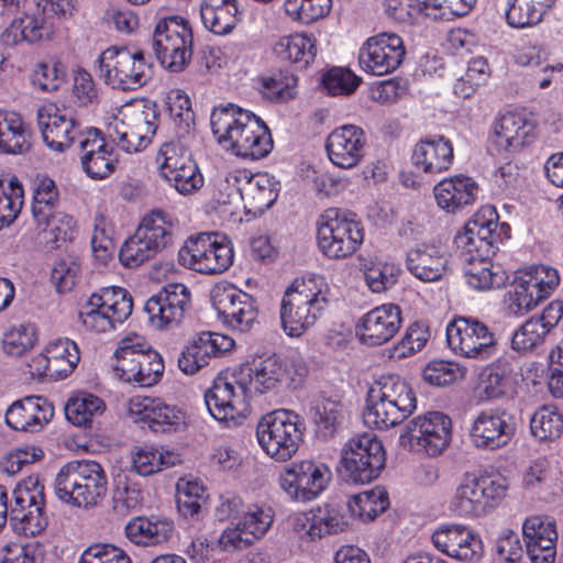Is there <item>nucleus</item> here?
I'll list each match as a JSON object with an SVG mask.
<instances>
[{
    "label": "nucleus",
    "instance_id": "1",
    "mask_svg": "<svg viewBox=\"0 0 563 563\" xmlns=\"http://www.w3.org/2000/svg\"><path fill=\"white\" fill-rule=\"evenodd\" d=\"M291 368L296 376L306 375L301 361H290L277 354L254 358L228 376H218L205 393L206 407L219 422L236 426L249 410V400L254 393L275 389L287 379L295 382Z\"/></svg>",
    "mask_w": 563,
    "mask_h": 563
},
{
    "label": "nucleus",
    "instance_id": "2",
    "mask_svg": "<svg viewBox=\"0 0 563 563\" xmlns=\"http://www.w3.org/2000/svg\"><path fill=\"white\" fill-rule=\"evenodd\" d=\"M497 218L494 208H483L454 239L459 258L463 264L465 280L475 290L501 288L509 279L504 267L492 261V256L498 251L499 243L503 242L501 234L497 232Z\"/></svg>",
    "mask_w": 563,
    "mask_h": 563
},
{
    "label": "nucleus",
    "instance_id": "3",
    "mask_svg": "<svg viewBox=\"0 0 563 563\" xmlns=\"http://www.w3.org/2000/svg\"><path fill=\"white\" fill-rule=\"evenodd\" d=\"M210 125L217 142L236 156L257 161L273 150L274 141L266 123L233 103L216 107Z\"/></svg>",
    "mask_w": 563,
    "mask_h": 563
},
{
    "label": "nucleus",
    "instance_id": "4",
    "mask_svg": "<svg viewBox=\"0 0 563 563\" xmlns=\"http://www.w3.org/2000/svg\"><path fill=\"white\" fill-rule=\"evenodd\" d=\"M328 286L321 276L296 279L285 290L279 319L285 334L300 338L312 328L328 307Z\"/></svg>",
    "mask_w": 563,
    "mask_h": 563
},
{
    "label": "nucleus",
    "instance_id": "5",
    "mask_svg": "<svg viewBox=\"0 0 563 563\" xmlns=\"http://www.w3.org/2000/svg\"><path fill=\"white\" fill-rule=\"evenodd\" d=\"M108 489L107 474L96 461H71L62 466L53 483L57 499L71 507L96 506Z\"/></svg>",
    "mask_w": 563,
    "mask_h": 563
},
{
    "label": "nucleus",
    "instance_id": "6",
    "mask_svg": "<svg viewBox=\"0 0 563 563\" xmlns=\"http://www.w3.org/2000/svg\"><path fill=\"white\" fill-rule=\"evenodd\" d=\"M507 492V479L500 474L465 472L456 483L449 508L461 518H479L499 505Z\"/></svg>",
    "mask_w": 563,
    "mask_h": 563
},
{
    "label": "nucleus",
    "instance_id": "7",
    "mask_svg": "<svg viewBox=\"0 0 563 563\" xmlns=\"http://www.w3.org/2000/svg\"><path fill=\"white\" fill-rule=\"evenodd\" d=\"M176 222L163 210L145 214L135 233L121 246L119 260L129 268L141 266L173 243Z\"/></svg>",
    "mask_w": 563,
    "mask_h": 563
},
{
    "label": "nucleus",
    "instance_id": "8",
    "mask_svg": "<svg viewBox=\"0 0 563 563\" xmlns=\"http://www.w3.org/2000/svg\"><path fill=\"white\" fill-rule=\"evenodd\" d=\"M114 356L117 375L125 383L152 387L163 377L165 365L162 355L139 334L121 339Z\"/></svg>",
    "mask_w": 563,
    "mask_h": 563
},
{
    "label": "nucleus",
    "instance_id": "9",
    "mask_svg": "<svg viewBox=\"0 0 563 563\" xmlns=\"http://www.w3.org/2000/svg\"><path fill=\"white\" fill-rule=\"evenodd\" d=\"M305 423L291 410L266 413L256 426V439L262 450L277 462L289 461L303 442Z\"/></svg>",
    "mask_w": 563,
    "mask_h": 563
},
{
    "label": "nucleus",
    "instance_id": "10",
    "mask_svg": "<svg viewBox=\"0 0 563 563\" xmlns=\"http://www.w3.org/2000/svg\"><path fill=\"white\" fill-rule=\"evenodd\" d=\"M157 121L156 104L139 100L123 107L120 115L109 123L108 134L124 152H140L152 142L157 130Z\"/></svg>",
    "mask_w": 563,
    "mask_h": 563
},
{
    "label": "nucleus",
    "instance_id": "11",
    "mask_svg": "<svg viewBox=\"0 0 563 563\" xmlns=\"http://www.w3.org/2000/svg\"><path fill=\"white\" fill-rule=\"evenodd\" d=\"M152 48L163 68L170 73L185 70L194 52L189 21L180 15L159 19L152 35Z\"/></svg>",
    "mask_w": 563,
    "mask_h": 563
},
{
    "label": "nucleus",
    "instance_id": "12",
    "mask_svg": "<svg viewBox=\"0 0 563 563\" xmlns=\"http://www.w3.org/2000/svg\"><path fill=\"white\" fill-rule=\"evenodd\" d=\"M364 228L354 218L336 208L327 209L317 224V244L329 260H345L361 247Z\"/></svg>",
    "mask_w": 563,
    "mask_h": 563
},
{
    "label": "nucleus",
    "instance_id": "13",
    "mask_svg": "<svg viewBox=\"0 0 563 563\" xmlns=\"http://www.w3.org/2000/svg\"><path fill=\"white\" fill-rule=\"evenodd\" d=\"M340 464V475L346 483L369 484L385 468L384 445L374 434L355 435L343 445Z\"/></svg>",
    "mask_w": 563,
    "mask_h": 563
},
{
    "label": "nucleus",
    "instance_id": "14",
    "mask_svg": "<svg viewBox=\"0 0 563 563\" xmlns=\"http://www.w3.org/2000/svg\"><path fill=\"white\" fill-rule=\"evenodd\" d=\"M99 76L113 89L136 90L152 77V66L142 51L131 52L125 46H110L97 59Z\"/></svg>",
    "mask_w": 563,
    "mask_h": 563
},
{
    "label": "nucleus",
    "instance_id": "15",
    "mask_svg": "<svg viewBox=\"0 0 563 563\" xmlns=\"http://www.w3.org/2000/svg\"><path fill=\"white\" fill-rule=\"evenodd\" d=\"M234 251L231 240L217 232H203L190 236L178 252V262L184 267L200 274L217 275L233 264Z\"/></svg>",
    "mask_w": 563,
    "mask_h": 563
},
{
    "label": "nucleus",
    "instance_id": "16",
    "mask_svg": "<svg viewBox=\"0 0 563 563\" xmlns=\"http://www.w3.org/2000/svg\"><path fill=\"white\" fill-rule=\"evenodd\" d=\"M132 310L133 300L126 289L107 287L88 298L79 311V320L86 331L107 333L122 324Z\"/></svg>",
    "mask_w": 563,
    "mask_h": 563
},
{
    "label": "nucleus",
    "instance_id": "17",
    "mask_svg": "<svg viewBox=\"0 0 563 563\" xmlns=\"http://www.w3.org/2000/svg\"><path fill=\"white\" fill-rule=\"evenodd\" d=\"M10 523L18 534L25 537H36L47 528L44 485L38 476H29L13 489Z\"/></svg>",
    "mask_w": 563,
    "mask_h": 563
},
{
    "label": "nucleus",
    "instance_id": "18",
    "mask_svg": "<svg viewBox=\"0 0 563 563\" xmlns=\"http://www.w3.org/2000/svg\"><path fill=\"white\" fill-rule=\"evenodd\" d=\"M452 439V421L440 411H429L410 420L399 435V444L428 456L440 455Z\"/></svg>",
    "mask_w": 563,
    "mask_h": 563
},
{
    "label": "nucleus",
    "instance_id": "19",
    "mask_svg": "<svg viewBox=\"0 0 563 563\" xmlns=\"http://www.w3.org/2000/svg\"><path fill=\"white\" fill-rule=\"evenodd\" d=\"M156 163L161 177L184 196L191 195L203 186V176L180 140L163 143L157 152Z\"/></svg>",
    "mask_w": 563,
    "mask_h": 563
},
{
    "label": "nucleus",
    "instance_id": "20",
    "mask_svg": "<svg viewBox=\"0 0 563 563\" xmlns=\"http://www.w3.org/2000/svg\"><path fill=\"white\" fill-rule=\"evenodd\" d=\"M450 349L461 356L487 360L496 353V339L489 328L473 317H457L446 325Z\"/></svg>",
    "mask_w": 563,
    "mask_h": 563
},
{
    "label": "nucleus",
    "instance_id": "21",
    "mask_svg": "<svg viewBox=\"0 0 563 563\" xmlns=\"http://www.w3.org/2000/svg\"><path fill=\"white\" fill-rule=\"evenodd\" d=\"M331 477L332 473L325 464L303 460L286 466L278 482L282 490L291 500L307 503L325 490Z\"/></svg>",
    "mask_w": 563,
    "mask_h": 563
},
{
    "label": "nucleus",
    "instance_id": "22",
    "mask_svg": "<svg viewBox=\"0 0 563 563\" xmlns=\"http://www.w3.org/2000/svg\"><path fill=\"white\" fill-rule=\"evenodd\" d=\"M211 301L219 319L232 330L246 332L256 321L255 299L231 283L216 284L211 290Z\"/></svg>",
    "mask_w": 563,
    "mask_h": 563
},
{
    "label": "nucleus",
    "instance_id": "23",
    "mask_svg": "<svg viewBox=\"0 0 563 563\" xmlns=\"http://www.w3.org/2000/svg\"><path fill=\"white\" fill-rule=\"evenodd\" d=\"M37 125L45 145L57 153H63L76 141L85 136L80 122L71 111L56 103H44L36 113Z\"/></svg>",
    "mask_w": 563,
    "mask_h": 563
},
{
    "label": "nucleus",
    "instance_id": "24",
    "mask_svg": "<svg viewBox=\"0 0 563 563\" xmlns=\"http://www.w3.org/2000/svg\"><path fill=\"white\" fill-rule=\"evenodd\" d=\"M405 55L402 38L396 33L382 32L363 43L358 52V63L363 71L385 76L401 65Z\"/></svg>",
    "mask_w": 563,
    "mask_h": 563
},
{
    "label": "nucleus",
    "instance_id": "25",
    "mask_svg": "<svg viewBox=\"0 0 563 563\" xmlns=\"http://www.w3.org/2000/svg\"><path fill=\"white\" fill-rule=\"evenodd\" d=\"M191 306V294L180 283L167 284L157 294L151 296L144 311L152 327L163 330L177 327Z\"/></svg>",
    "mask_w": 563,
    "mask_h": 563
},
{
    "label": "nucleus",
    "instance_id": "26",
    "mask_svg": "<svg viewBox=\"0 0 563 563\" xmlns=\"http://www.w3.org/2000/svg\"><path fill=\"white\" fill-rule=\"evenodd\" d=\"M431 539L438 551L456 561L476 563L484 554L481 537L464 525H443Z\"/></svg>",
    "mask_w": 563,
    "mask_h": 563
},
{
    "label": "nucleus",
    "instance_id": "27",
    "mask_svg": "<svg viewBox=\"0 0 563 563\" xmlns=\"http://www.w3.org/2000/svg\"><path fill=\"white\" fill-rule=\"evenodd\" d=\"M79 157L82 170L93 180L110 177L119 163L113 145L96 128L87 129L85 136L80 139Z\"/></svg>",
    "mask_w": 563,
    "mask_h": 563
},
{
    "label": "nucleus",
    "instance_id": "28",
    "mask_svg": "<svg viewBox=\"0 0 563 563\" xmlns=\"http://www.w3.org/2000/svg\"><path fill=\"white\" fill-rule=\"evenodd\" d=\"M366 145V133L361 126L344 124L328 135L325 151L333 165L342 169H352L364 159Z\"/></svg>",
    "mask_w": 563,
    "mask_h": 563
},
{
    "label": "nucleus",
    "instance_id": "29",
    "mask_svg": "<svg viewBox=\"0 0 563 563\" xmlns=\"http://www.w3.org/2000/svg\"><path fill=\"white\" fill-rule=\"evenodd\" d=\"M401 322L399 306L385 303L363 314L355 324V333L362 344L379 346L396 335Z\"/></svg>",
    "mask_w": 563,
    "mask_h": 563
},
{
    "label": "nucleus",
    "instance_id": "30",
    "mask_svg": "<svg viewBox=\"0 0 563 563\" xmlns=\"http://www.w3.org/2000/svg\"><path fill=\"white\" fill-rule=\"evenodd\" d=\"M511 416L506 410L482 411L473 421L471 440L478 449L497 450L506 446L516 432Z\"/></svg>",
    "mask_w": 563,
    "mask_h": 563
},
{
    "label": "nucleus",
    "instance_id": "31",
    "mask_svg": "<svg viewBox=\"0 0 563 563\" xmlns=\"http://www.w3.org/2000/svg\"><path fill=\"white\" fill-rule=\"evenodd\" d=\"M534 131L536 124L526 113L508 111L494 121L490 141L497 151L512 153L531 143Z\"/></svg>",
    "mask_w": 563,
    "mask_h": 563
},
{
    "label": "nucleus",
    "instance_id": "32",
    "mask_svg": "<svg viewBox=\"0 0 563 563\" xmlns=\"http://www.w3.org/2000/svg\"><path fill=\"white\" fill-rule=\"evenodd\" d=\"M522 536L531 563L555 562L558 531L554 521L530 516L522 523Z\"/></svg>",
    "mask_w": 563,
    "mask_h": 563
},
{
    "label": "nucleus",
    "instance_id": "33",
    "mask_svg": "<svg viewBox=\"0 0 563 563\" xmlns=\"http://www.w3.org/2000/svg\"><path fill=\"white\" fill-rule=\"evenodd\" d=\"M563 316V302L551 301L540 314L529 318L511 336V347L519 353H527L541 345Z\"/></svg>",
    "mask_w": 563,
    "mask_h": 563
},
{
    "label": "nucleus",
    "instance_id": "34",
    "mask_svg": "<svg viewBox=\"0 0 563 563\" xmlns=\"http://www.w3.org/2000/svg\"><path fill=\"white\" fill-rule=\"evenodd\" d=\"M234 346L232 338L217 332H201L183 351L178 367L187 375L197 373L209 363L211 357L221 356Z\"/></svg>",
    "mask_w": 563,
    "mask_h": 563
},
{
    "label": "nucleus",
    "instance_id": "35",
    "mask_svg": "<svg viewBox=\"0 0 563 563\" xmlns=\"http://www.w3.org/2000/svg\"><path fill=\"white\" fill-rule=\"evenodd\" d=\"M130 416L135 422H144L154 432H169L184 423L185 416L175 406L158 398L135 397L129 404Z\"/></svg>",
    "mask_w": 563,
    "mask_h": 563
},
{
    "label": "nucleus",
    "instance_id": "36",
    "mask_svg": "<svg viewBox=\"0 0 563 563\" xmlns=\"http://www.w3.org/2000/svg\"><path fill=\"white\" fill-rule=\"evenodd\" d=\"M54 416L53 405L44 397L29 396L14 401L5 411L7 424L16 431L36 432Z\"/></svg>",
    "mask_w": 563,
    "mask_h": 563
},
{
    "label": "nucleus",
    "instance_id": "37",
    "mask_svg": "<svg viewBox=\"0 0 563 563\" xmlns=\"http://www.w3.org/2000/svg\"><path fill=\"white\" fill-rule=\"evenodd\" d=\"M454 161L452 142L444 136L420 140L412 150L411 163L418 172L437 175L446 172Z\"/></svg>",
    "mask_w": 563,
    "mask_h": 563
},
{
    "label": "nucleus",
    "instance_id": "38",
    "mask_svg": "<svg viewBox=\"0 0 563 563\" xmlns=\"http://www.w3.org/2000/svg\"><path fill=\"white\" fill-rule=\"evenodd\" d=\"M433 195L442 210L455 213L475 202L478 185L472 177L454 175L439 181L433 188Z\"/></svg>",
    "mask_w": 563,
    "mask_h": 563
},
{
    "label": "nucleus",
    "instance_id": "39",
    "mask_svg": "<svg viewBox=\"0 0 563 563\" xmlns=\"http://www.w3.org/2000/svg\"><path fill=\"white\" fill-rule=\"evenodd\" d=\"M448 257L435 244L420 243L411 247L406 257L408 271L422 282H437L445 272Z\"/></svg>",
    "mask_w": 563,
    "mask_h": 563
},
{
    "label": "nucleus",
    "instance_id": "40",
    "mask_svg": "<svg viewBox=\"0 0 563 563\" xmlns=\"http://www.w3.org/2000/svg\"><path fill=\"white\" fill-rule=\"evenodd\" d=\"M244 208L253 214H263L278 198L280 184L267 173L245 175V181L238 188Z\"/></svg>",
    "mask_w": 563,
    "mask_h": 563
},
{
    "label": "nucleus",
    "instance_id": "41",
    "mask_svg": "<svg viewBox=\"0 0 563 563\" xmlns=\"http://www.w3.org/2000/svg\"><path fill=\"white\" fill-rule=\"evenodd\" d=\"M174 522L158 517H135L124 528L128 540L137 547H156L168 542L174 533Z\"/></svg>",
    "mask_w": 563,
    "mask_h": 563
},
{
    "label": "nucleus",
    "instance_id": "42",
    "mask_svg": "<svg viewBox=\"0 0 563 563\" xmlns=\"http://www.w3.org/2000/svg\"><path fill=\"white\" fill-rule=\"evenodd\" d=\"M310 413L318 438L328 440L339 430L344 418V406L338 395L320 393L311 402Z\"/></svg>",
    "mask_w": 563,
    "mask_h": 563
},
{
    "label": "nucleus",
    "instance_id": "43",
    "mask_svg": "<svg viewBox=\"0 0 563 563\" xmlns=\"http://www.w3.org/2000/svg\"><path fill=\"white\" fill-rule=\"evenodd\" d=\"M416 409L409 405H398L397 401L373 399L367 395L363 420L371 429L388 430L408 419Z\"/></svg>",
    "mask_w": 563,
    "mask_h": 563
},
{
    "label": "nucleus",
    "instance_id": "44",
    "mask_svg": "<svg viewBox=\"0 0 563 563\" xmlns=\"http://www.w3.org/2000/svg\"><path fill=\"white\" fill-rule=\"evenodd\" d=\"M240 15L238 0H203L200 4L203 26L217 35L231 33Z\"/></svg>",
    "mask_w": 563,
    "mask_h": 563
},
{
    "label": "nucleus",
    "instance_id": "45",
    "mask_svg": "<svg viewBox=\"0 0 563 563\" xmlns=\"http://www.w3.org/2000/svg\"><path fill=\"white\" fill-rule=\"evenodd\" d=\"M31 147V132L14 111L0 110V153L23 154Z\"/></svg>",
    "mask_w": 563,
    "mask_h": 563
},
{
    "label": "nucleus",
    "instance_id": "46",
    "mask_svg": "<svg viewBox=\"0 0 563 563\" xmlns=\"http://www.w3.org/2000/svg\"><path fill=\"white\" fill-rule=\"evenodd\" d=\"M273 49L278 58L296 65L298 69L307 68L317 55L316 38L305 33L279 38Z\"/></svg>",
    "mask_w": 563,
    "mask_h": 563
},
{
    "label": "nucleus",
    "instance_id": "47",
    "mask_svg": "<svg viewBox=\"0 0 563 563\" xmlns=\"http://www.w3.org/2000/svg\"><path fill=\"white\" fill-rule=\"evenodd\" d=\"M514 367L508 358L499 357L487 365L479 375L478 388L487 400L504 397L514 382Z\"/></svg>",
    "mask_w": 563,
    "mask_h": 563
},
{
    "label": "nucleus",
    "instance_id": "48",
    "mask_svg": "<svg viewBox=\"0 0 563 563\" xmlns=\"http://www.w3.org/2000/svg\"><path fill=\"white\" fill-rule=\"evenodd\" d=\"M179 462L177 453L154 445L135 446L131 452V467L141 476L153 475Z\"/></svg>",
    "mask_w": 563,
    "mask_h": 563
},
{
    "label": "nucleus",
    "instance_id": "49",
    "mask_svg": "<svg viewBox=\"0 0 563 563\" xmlns=\"http://www.w3.org/2000/svg\"><path fill=\"white\" fill-rule=\"evenodd\" d=\"M343 521L336 514L302 512L294 518V529L308 541H316L327 534L336 533L342 530Z\"/></svg>",
    "mask_w": 563,
    "mask_h": 563
},
{
    "label": "nucleus",
    "instance_id": "50",
    "mask_svg": "<svg viewBox=\"0 0 563 563\" xmlns=\"http://www.w3.org/2000/svg\"><path fill=\"white\" fill-rule=\"evenodd\" d=\"M367 395L373 399H386L417 407L416 391L411 385L397 375H385L375 380Z\"/></svg>",
    "mask_w": 563,
    "mask_h": 563
},
{
    "label": "nucleus",
    "instance_id": "51",
    "mask_svg": "<svg viewBox=\"0 0 563 563\" xmlns=\"http://www.w3.org/2000/svg\"><path fill=\"white\" fill-rule=\"evenodd\" d=\"M530 431L540 442H552L563 434V415L554 406H542L530 418Z\"/></svg>",
    "mask_w": 563,
    "mask_h": 563
},
{
    "label": "nucleus",
    "instance_id": "52",
    "mask_svg": "<svg viewBox=\"0 0 563 563\" xmlns=\"http://www.w3.org/2000/svg\"><path fill=\"white\" fill-rule=\"evenodd\" d=\"M106 406L101 398L81 393L71 397L65 406L67 420L77 427H87L92 422L95 416L101 415Z\"/></svg>",
    "mask_w": 563,
    "mask_h": 563
},
{
    "label": "nucleus",
    "instance_id": "53",
    "mask_svg": "<svg viewBox=\"0 0 563 563\" xmlns=\"http://www.w3.org/2000/svg\"><path fill=\"white\" fill-rule=\"evenodd\" d=\"M46 352L52 361L57 378H66L80 360L78 345L68 338H59L48 343Z\"/></svg>",
    "mask_w": 563,
    "mask_h": 563
},
{
    "label": "nucleus",
    "instance_id": "54",
    "mask_svg": "<svg viewBox=\"0 0 563 563\" xmlns=\"http://www.w3.org/2000/svg\"><path fill=\"white\" fill-rule=\"evenodd\" d=\"M274 516L275 514L271 506L252 504L244 510L239 521L244 533H247L249 538L256 542L268 532L273 525Z\"/></svg>",
    "mask_w": 563,
    "mask_h": 563
},
{
    "label": "nucleus",
    "instance_id": "55",
    "mask_svg": "<svg viewBox=\"0 0 563 563\" xmlns=\"http://www.w3.org/2000/svg\"><path fill=\"white\" fill-rule=\"evenodd\" d=\"M388 506L389 499L387 493L380 488L357 494L349 501L351 512L362 520H373L384 512Z\"/></svg>",
    "mask_w": 563,
    "mask_h": 563
},
{
    "label": "nucleus",
    "instance_id": "56",
    "mask_svg": "<svg viewBox=\"0 0 563 563\" xmlns=\"http://www.w3.org/2000/svg\"><path fill=\"white\" fill-rule=\"evenodd\" d=\"M541 301L542 298L539 294L536 295V290L520 271L511 285V289L507 292L506 302L509 311L521 316L532 310Z\"/></svg>",
    "mask_w": 563,
    "mask_h": 563
},
{
    "label": "nucleus",
    "instance_id": "57",
    "mask_svg": "<svg viewBox=\"0 0 563 563\" xmlns=\"http://www.w3.org/2000/svg\"><path fill=\"white\" fill-rule=\"evenodd\" d=\"M465 375V366L445 360L430 361L422 371L424 382L437 387H445L463 380Z\"/></svg>",
    "mask_w": 563,
    "mask_h": 563
},
{
    "label": "nucleus",
    "instance_id": "58",
    "mask_svg": "<svg viewBox=\"0 0 563 563\" xmlns=\"http://www.w3.org/2000/svg\"><path fill=\"white\" fill-rule=\"evenodd\" d=\"M332 8V0H286L284 9L294 21L310 24L327 16Z\"/></svg>",
    "mask_w": 563,
    "mask_h": 563
},
{
    "label": "nucleus",
    "instance_id": "59",
    "mask_svg": "<svg viewBox=\"0 0 563 563\" xmlns=\"http://www.w3.org/2000/svg\"><path fill=\"white\" fill-rule=\"evenodd\" d=\"M36 223L45 233L46 242L53 247H58L60 243L74 238L76 222L71 216L64 212L55 211L47 217V220L36 221Z\"/></svg>",
    "mask_w": 563,
    "mask_h": 563
},
{
    "label": "nucleus",
    "instance_id": "60",
    "mask_svg": "<svg viewBox=\"0 0 563 563\" xmlns=\"http://www.w3.org/2000/svg\"><path fill=\"white\" fill-rule=\"evenodd\" d=\"M23 205V188L14 177L8 185L0 180V229L11 224Z\"/></svg>",
    "mask_w": 563,
    "mask_h": 563
},
{
    "label": "nucleus",
    "instance_id": "61",
    "mask_svg": "<svg viewBox=\"0 0 563 563\" xmlns=\"http://www.w3.org/2000/svg\"><path fill=\"white\" fill-rule=\"evenodd\" d=\"M37 341V330L33 323L12 327L3 335V351L8 355L21 356L30 351Z\"/></svg>",
    "mask_w": 563,
    "mask_h": 563
},
{
    "label": "nucleus",
    "instance_id": "62",
    "mask_svg": "<svg viewBox=\"0 0 563 563\" xmlns=\"http://www.w3.org/2000/svg\"><path fill=\"white\" fill-rule=\"evenodd\" d=\"M58 203V189L48 177L41 179L33 192L32 213L35 221L47 220Z\"/></svg>",
    "mask_w": 563,
    "mask_h": 563
},
{
    "label": "nucleus",
    "instance_id": "63",
    "mask_svg": "<svg viewBox=\"0 0 563 563\" xmlns=\"http://www.w3.org/2000/svg\"><path fill=\"white\" fill-rule=\"evenodd\" d=\"M477 0H424L423 9L427 16L434 20L450 21L467 15Z\"/></svg>",
    "mask_w": 563,
    "mask_h": 563
},
{
    "label": "nucleus",
    "instance_id": "64",
    "mask_svg": "<svg viewBox=\"0 0 563 563\" xmlns=\"http://www.w3.org/2000/svg\"><path fill=\"white\" fill-rule=\"evenodd\" d=\"M521 272L542 300L550 297L560 284L558 269L548 265H533Z\"/></svg>",
    "mask_w": 563,
    "mask_h": 563
}]
</instances>
